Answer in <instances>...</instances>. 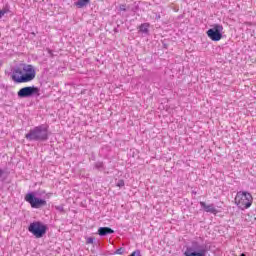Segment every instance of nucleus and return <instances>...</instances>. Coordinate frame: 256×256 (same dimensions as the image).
<instances>
[{"label": "nucleus", "instance_id": "6ab92c4d", "mask_svg": "<svg viewBox=\"0 0 256 256\" xmlns=\"http://www.w3.org/2000/svg\"><path fill=\"white\" fill-rule=\"evenodd\" d=\"M87 243H88V244H93V238H88V239H87Z\"/></svg>", "mask_w": 256, "mask_h": 256}, {"label": "nucleus", "instance_id": "4be33fe9", "mask_svg": "<svg viewBox=\"0 0 256 256\" xmlns=\"http://www.w3.org/2000/svg\"><path fill=\"white\" fill-rule=\"evenodd\" d=\"M240 256H246L245 254H241Z\"/></svg>", "mask_w": 256, "mask_h": 256}, {"label": "nucleus", "instance_id": "4468645a", "mask_svg": "<svg viewBox=\"0 0 256 256\" xmlns=\"http://www.w3.org/2000/svg\"><path fill=\"white\" fill-rule=\"evenodd\" d=\"M130 256H141V251L140 250H135L134 252L131 253Z\"/></svg>", "mask_w": 256, "mask_h": 256}, {"label": "nucleus", "instance_id": "ddd939ff", "mask_svg": "<svg viewBox=\"0 0 256 256\" xmlns=\"http://www.w3.org/2000/svg\"><path fill=\"white\" fill-rule=\"evenodd\" d=\"M123 253H124L123 248H119V249H117V250L115 251V255H123Z\"/></svg>", "mask_w": 256, "mask_h": 256}, {"label": "nucleus", "instance_id": "a211bd4d", "mask_svg": "<svg viewBox=\"0 0 256 256\" xmlns=\"http://www.w3.org/2000/svg\"><path fill=\"white\" fill-rule=\"evenodd\" d=\"M96 167L97 169H101V167H103V164L101 162L96 163Z\"/></svg>", "mask_w": 256, "mask_h": 256}, {"label": "nucleus", "instance_id": "9b49d317", "mask_svg": "<svg viewBox=\"0 0 256 256\" xmlns=\"http://www.w3.org/2000/svg\"><path fill=\"white\" fill-rule=\"evenodd\" d=\"M139 30L141 33H149V23L141 24Z\"/></svg>", "mask_w": 256, "mask_h": 256}, {"label": "nucleus", "instance_id": "f8f14e48", "mask_svg": "<svg viewBox=\"0 0 256 256\" xmlns=\"http://www.w3.org/2000/svg\"><path fill=\"white\" fill-rule=\"evenodd\" d=\"M85 3H89V0H79L75 3L76 7H85Z\"/></svg>", "mask_w": 256, "mask_h": 256}, {"label": "nucleus", "instance_id": "7ed1b4c3", "mask_svg": "<svg viewBox=\"0 0 256 256\" xmlns=\"http://www.w3.org/2000/svg\"><path fill=\"white\" fill-rule=\"evenodd\" d=\"M235 205L242 211L249 209L253 205V196L249 192L239 191L234 199Z\"/></svg>", "mask_w": 256, "mask_h": 256}, {"label": "nucleus", "instance_id": "aec40b11", "mask_svg": "<svg viewBox=\"0 0 256 256\" xmlns=\"http://www.w3.org/2000/svg\"><path fill=\"white\" fill-rule=\"evenodd\" d=\"M5 172L2 170V169H0V179H1V177H3V174H4Z\"/></svg>", "mask_w": 256, "mask_h": 256}, {"label": "nucleus", "instance_id": "0eeeda50", "mask_svg": "<svg viewBox=\"0 0 256 256\" xmlns=\"http://www.w3.org/2000/svg\"><path fill=\"white\" fill-rule=\"evenodd\" d=\"M33 95L39 97V95H41V90L35 86H28L21 88L18 91V97H20L21 99L25 97H33Z\"/></svg>", "mask_w": 256, "mask_h": 256}, {"label": "nucleus", "instance_id": "6e6552de", "mask_svg": "<svg viewBox=\"0 0 256 256\" xmlns=\"http://www.w3.org/2000/svg\"><path fill=\"white\" fill-rule=\"evenodd\" d=\"M25 201L31 205L33 209H39L45 205H47V201L41 198L35 197V194L28 193L25 196Z\"/></svg>", "mask_w": 256, "mask_h": 256}, {"label": "nucleus", "instance_id": "412c9836", "mask_svg": "<svg viewBox=\"0 0 256 256\" xmlns=\"http://www.w3.org/2000/svg\"><path fill=\"white\" fill-rule=\"evenodd\" d=\"M121 11H125V5L120 6Z\"/></svg>", "mask_w": 256, "mask_h": 256}, {"label": "nucleus", "instance_id": "f03ea898", "mask_svg": "<svg viewBox=\"0 0 256 256\" xmlns=\"http://www.w3.org/2000/svg\"><path fill=\"white\" fill-rule=\"evenodd\" d=\"M49 137L47 126H36L25 135L27 141H47Z\"/></svg>", "mask_w": 256, "mask_h": 256}, {"label": "nucleus", "instance_id": "9d476101", "mask_svg": "<svg viewBox=\"0 0 256 256\" xmlns=\"http://www.w3.org/2000/svg\"><path fill=\"white\" fill-rule=\"evenodd\" d=\"M115 233V231H113V229L109 228V227H101L98 229V234L101 237H105V235H111Z\"/></svg>", "mask_w": 256, "mask_h": 256}, {"label": "nucleus", "instance_id": "39448f33", "mask_svg": "<svg viewBox=\"0 0 256 256\" xmlns=\"http://www.w3.org/2000/svg\"><path fill=\"white\" fill-rule=\"evenodd\" d=\"M28 231L36 237V239H41L43 235H45L47 228L41 222H32L29 227Z\"/></svg>", "mask_w": 256, "mask_h": 256}, {"label": "nucleus", "instance_id": "423d86ee", "mask_svg": "<svg viewBox=\"0 0 256 256\" xmlns=\"http://www.w3.org/2000/svg\"><path fill=\"white\" fill-rule=\"evenodd\" d=\"M207 36L211 41H221L223 38V25L215 24L207 31Z\"/></svg>", "mask_w": 256, "mask_h": 256}, {"label": "nucleus", "instance_id": "f257e3e1", "mask_svg": "<svg viewBox=\"0 0 256 256\" xmlns=\"http://www.w3.org/2000/svg\"><path fill=\"white\" fill-rule=\"evenodd\" d=\"M37 77L35 66L31 64H22L15 68L12 73V81L14 83H31Z\"/></svg>", "mask_w": 256, "mask_h": 256}, {"label": "nucleus", "instance_id": "dca6fc26", "mask_svg": "<svg viewBox=\"0 0 256 256\" xmlns=\"http://www.w3.org/2000/svg\"><path fill=\"white\" fill-rule=\"evenodd\" d=\"M55 209H56V211H59L60 213H63L65 211L63 206H56Z\"/></svg>", "mask_w": 256, "mask_h": 256}, {"label": "nucleus", "instance_id": "f3484780", "mask_svg": "<svg viewBox=\"0 0 256 256\" xmlns=\"http://www.w3.org/2000/svg\"><path fill=\"white\" fill-rule=\"evenodd\" d=\"M117 187H125V182L123 180H119L117 183Z\"/></svg>", "mask_w": 256, "mask_h": 256}, {"label": "nucleus", "instance_id": "1a4fd4ad", "mask_svg": "<svg viewBox=\"0 0 256 256\" xmlns=\"http://www.w3.org/2000/svg\"><path fill=\"white\" fill-rule=\"evenodd\" d=\"M200 207L204 209L206 213H212L213 215H217V208H215V204L200 202Z\"/></svg>", "mask_w": 256, "mask_h": 256}, {"label": "nucleus", "instance_id": "20e7f679", "mask_svg": "<svg viewBox=\"0 0 256 256\" xmlns=\"http://www.w3.org/2000/svg\"><path fill=\"white\" fill-rule=\"evenodd\" d=\"M184 256H207V247L204 244L193 241L191 246L186 247Z\"/></svg>", "mask_w": 256, "mask_h": 256}, {"label": "nucleus", "instance_id": "2eb2a0df", "mask_svg": "<svg viewBox=\"0 0 256 256\" xmlns=\"http://www.w3.org/2000/svg\"><path fill=\"white\" fill-rule=\"evenodd\" d=\"M9 10L7 9H3V10H0V19L6 14L8 13Z\"/></svg>", "mask_w": 256, "mask_h": 256}]
</instances>
